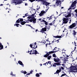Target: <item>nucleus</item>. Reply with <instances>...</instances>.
<instances>
[{
    "instance_id": "f257e3e1",
    "label": "nucleus",
    "mask_w": 77,
    "mask_h": 77,
    "mask_svg": "<svg viewBox=\"0 0 77 77\" xmlns=\"http://www.w3.org/2000/svg\"><path fill=\"white\" fill-rule=\"evenodd\" d=\"M76 3H77V2L76 1H75L73 2L70 7L68 9V11L70 10V9H75V8H76Z\"/></svg>"
},
{
    "instance_id": "f03ea898",
    "label": "nucleus",
    "mask_w": 77,
    "mask_h": 77,
    "mask_svg": "<svg viewBox=\"0 0 77 77\" xmlns=\"http://www.w3.org/2000/svg\"><path fill=\"white\" fill-rule=\"evenodd\" d=\"M35 14L36 13L34 14H32L31 16L33 17L30 19V22H32V21L33 23H36V19L35 18Z\"/></svg>"
},
{
    "instance_id": "7ed1b4c3",
    "label": "nucleus",
    "mask_w": 77,
    "mask_h": 77,
    "mask_svg": "<svg viewBox=\"0 0 77 77\" xmlns=\"http://www.w3.org/2000/svg\"><path fill=\"white\" fill-rule=\"evenodd\" d=\"M68 21H69V19L68 18H65V17H64L63 18V23L67 24V23H68Z\"/></svg>"
},
{
    "instance_id": "20e7f679",
    "label": "nucleus",
    "mask_w": 77,
    "mask_h": 77,
    "mask_svg": "<svg viewBox=\"0 0 77 77\" xmlns=\"http://www.w3.org/2000/svg\"><path fill=\"white\" fill-rule=\"evenodd\" d=\"M45 0H40V1H42V5H45L46 6H47L48 5H50V3L46 2V1H45Z\"/></svg>"
},
{
    "instance_id": "39448f33",
    "label": "nucleus",
    "mask_w": 77,
    "mask_h": 77,
    "mask_svg": "<svg viewBox=\"0 0 77 77\" xmlns=\"http://www.w3.org/2000/svg\"><path fill=\"white\" fill-rule=\"evenodd\" d=\"M63 1H64V0H62L61 1L60 0H57L56 2V4L57 5V6H59V5H61L62 3V2H63Z\"/></svg>"
},
{
    "instance_id": "423d86ee",
    "label": "nucleus",
    "mask_w": 77,
    "mask_h": 77,
    "mask_svg": "<svg viewBox=\"0 0 77 77\" xmlns=\"http://www.w3.org/2000/svg\"><path fill=\"white\" fill-rule=\"evenodd\" d=\"M45 13H46L45 11L42 10L41 11V13L39 14L38 15H39V16H40V17H42V16L44 15V14H45Z\"/></svg>"
},
{
    "instance_id": "0eeeda50",
    "label": "nucleus",
    "mask_w": 77,
    "mask_h": 77,
    "mask_svg": "<svg viewBox=\"0 0 77 77\" xmlns=\"http://www.w3.org/2000/svg\"><path fill=\"white\" fill-rule=\"evenodd\" d=\"M76 26L75 23H73L71 25H70V26H69V29H72L74 27H75V26Z\"/></svg>"
},
{
    "instance_id": "6e6552de",
    "label": "nucleus",
    "mask_w": 77,
    "mask_h": 77,
    "mask_svg": "<svg viewBox=\"0 0 77 77\" xmlns=\"http://www.w3.org/2000/svg\"><path fill=\"white\" fill-rule=\"evenodd\" d=\"M47 31V28L45 27L44 28H42L41 30V32H45Z\"/></svg>"
},
{
    "instance_id": "1a4fd4ad",
    "label": "nucleus",
    "mask_w": 77,
    "mask_h": 77,
    "mask_svg": "<svg viewBox=\"0 0 77 77\" xmlns=\"http://www.w3.org/2000/svg\"><path fill=\"white\" fill-rule=\"evenodd\" d=\"M18 63H19V65H22V66H24V64L23 63V62L21 61H18Z\"/></svg>"
},
{
    "instance_id": "9d476101",
    "label": "nucleus",
    "mask_w": 77,
    "mask_h": 77,
    "mask_svg": "<svg viewBox=\"0 0 77 77\" xmlns=\"http://www.w3.org/2000/svg\"><path fill=\"white\" fill-rule=\"evenodd\" d=\"M0 50H2L3 48V45H2V44L0 42Z\"/></svg>"
},
{
    "instance_id": "9b49d317",
    "label": "nucleus",
    "mask_w": 77,
    "mask_h": 77,
    "mask_svg": "<svg viewBox=\"0 0 77 77\" xmlns=\"http://www.w3.org/2000/svg\"><path fill=\"white\" fill-rule=\"evenodd\" d=\"M42 22H43V23H45V25H48V23H48V22H47L44 20H42Z\"/></svg>"
},
{
    "instance_id": "f8f14e48",
    "label": "nucleus",
    "mask_w": 77,
    "mask_h": 77,
    "mask_svg": "<svg viewBox=\"0 0 77 77\" xmlns=\"http://www.w3.org/2000/svg\"><path fill=\"white\" fill-rule=\"evenodd\" d=\"M74 69H73V70H74L75 71H77V66L76 65H75V66H73Z\"/></svg>"
},
{
    "instance_id": "ddd939ff",
    "label": "nucleus",
    "mask_w": 77,
    "mask_h": 77,
    "mask_svg": "<svg viewBox=\"0 0 77 77\" xmlns=\"http://www.w3.org/2000/svg\"><path fill=\"white\" fill-rule=\"evenodd\" d=\"M54 38H62V36L57 35L54 36Z\"/></svg>"
},
{
    "instance_id": "4468645a",
    "label": "nucleus",
    "mask_w": 77,
    "mask_h": 77,
    "mask_svg": "<svg viewBox=\"0 0 77 77\" xmlns=\"http://www.w3.org/2000/svg\"><path fill=\"white\" fill-rule=\"evenodd\" d=\"M49 56V54H48V52L47 53V54L43 56L44 57H48Z\"/></svg>"
},
{
    "instance_id": "2eb2a0df",
    "label": "nucleus",
    "mask_w": 77,
    "mask_h": 77,
    "mask_svg": "<svg viewBox=\"0 0 77 77\" xmlns=\"http://www.w3.org/2000/svg\"><path fill=\"white\" fill-rule=\"evenodd\" d=\"M71 11H72V10H70L69 12V13L67 14L68 17H71Z\"/></svg>"
},
{
    "instance_id": "dca6fc26",
    "label": "nucleus",
    "mask_w": 77,
    "mask_h": 77,
    "mask_svg": "<svg viewBox=\"0 0 77 77\" xmlns=\"http://www.w3.org/2000/svg\"><path fill=\"white\" fill-rule=\"evenodd\" d=\"M21 3H23L22 1H17V4H15V5H19V4H21Z\"/></svg>"
},
{
    "instance_id": "f3484780",
    "label": "nucleus",
    "mask_w": 77,
    "mask_h": 77,
    "mask_svg": "<svg viewBox=\"0 0 77 77\" xmlns=\"http://www.w3.org/2000/svg\"><path fill=\"white\" fill-rule=\"evenodd\" d=\"M21 73H23L24 74H27V72L26 71H23V70H22L21 72Z\"/></svg>"
},
{
    "instance_id": "a211bd4d",
    "label": "nucleus",
    "mask_w": 77,
    "mask_h": 77,
    "mask_svg": "<svg viewBox=\"0 0 77 77\" xmlns=\"http://www.w3.org/2000/svg\"><path fill=\"white\" fill-rule=\"evenodd\" d=\"M20 23H21V25H24L26 23V22H25V21H23V22H22Z\"/></svg>"
},
{
    "instance_id": "6ab92c4d",
    "label": "nucleus",
    "mask_w": 77,
    "mask_h": 77,
    "mask_svg": "<svg viewBox=\"0 0 77 77\" xmlns=\"http://www.w3.org/2000/svg\"><path fill=\"white\" fill-rule=\"evenodd\" d=\"M61 71V69H60L59 70H57L56 71L57 74H58V73H59Z\"/></svg>"
},
{
    "instance_id": "aec40b11",
    "label": "nucleus",
    "mask_w": 77,
    "mask_h": 77,
    "mask_svg": "<svg viewBox=\"0 0 77 77\" xmlns=\"http://www.w3.org/2000/svg\"><path fill=\"white\" fill-rule=\"evenodd\" d=\"M74 70H73V69L72 70L71 69V70L70 71V72H77V71H74Z\"/></svg>"
},
{
    "instance_id": "412c9836",
    "label": "nucleus",
    "mask_w": 77,
    "mask_h": 77,
    "mask_svg": "<svg viewBox=\"0 0 77 77\" xmlns=\"http://www.w3.org/2000/svg\"><path fill=\"white\" fill-rule=\"evenodd\" d=\"M56 64V65H61V64H60V63L61 62H57V63H55Z\"/></svg>"
},
{
    "instance_id": "4be33fe9",
    "label": "nucleus",
    "mask_w": 77,
    "mask_h": 77,
    "mask_svg": "<svg viewBox=\"0 0 77 77\" xmlns=\"http://www.w3.org/2000/svg\"><path fill=\"white\" fill-rule=\"evenodd\" d=\"M18 2L17 0H13V3H15V4H17Z\"/></svg>"
},
{
    "instance_id": "5701e85b",
    "label": "nucleus",
    "mask_w": 77,
    "mask_h": 77,
    "mask_svg": "<svg viewBox=\"0 0 77 77\" xmlns=\"http://www.w3.org/2000/svg\"><path fill=\"white\" fill-rule=\"evenodd\" d=\"M35 52H34V54H39V53L38 52V51H37L36 50H35Z\"/></svg>"
},
{
    "instance_id": "b1692460",
    "label": "nucleus",
    "mask_w": 77,
    "mask_h": 77,
    "mask_svg": "<svg viewBox=\"0 0 77 77\" xmlns=\"http://www.w3.org/2000/svg\"><path fill=\"white\" fill-rule=\"evenodd\" d=\"M52 53H54V51H49L48 52V54H49V55L50 54H52Z\"/></svg>"
},
{
    "instance_id": "393cba45",
    "label": "nucleus",
    "mask_w": 77,
    "mask_h": 77,
    "mask_svg": "<svg viewBox=\"0 0 77 77\" xmlns=\"http://www.w3.org/2000/svg\"><path fill=\"white\" fill-rule=\"evenodd\" d=\"M51 16H52V15L50 16V17H47V18L49 19V20H51V19H52V18L51 17H52Z\"/></svg>"
},
{
    "instance_id": "a878e982",
    "label": "nucleus",
    "mask_w": 77,
    "mask_h": 77,
    "mask_svg": "<svg viewBox=\"0 0 77 77\" xmlns=\"http://www.w3.org/2000/svg\"><path fill=\"white\" fill-rule=\"evenodd\" d=\"M73 35H74V36H75V35H76V32H75V30H74L73 31Z\"/></svg>"
},
{
    "instance_id": "bb28decb",
    "label": "nucleus",
    "mask_w": 77,
    "mask_h": 77,
    "mask_svg": "<svg viewBox=\"0 0 77 77\" xmlns=\"http://www.w3.org/2000/svg\"><path fill=\"white\" fill-rule=\"evenodd\" d=\"M34 52H35V50H33L32 53V52H30L29 53V54H34Z\"/></svg>"
},
{
    "instance_id": "cd10ccee",
    "label": "nucleus",
    "mask_w": 77,
    "mask_h": 77,
    "mask_svg": "<svg viewBox=\"0 0 77 77\" xmlns=\"http://www.w3.org/2000/svg\"><path fill=\"white\" fill-rule=\"evenodd\" d=\"M51 55H50V56H49H49H48V58H47L48 59V60H50V59H51Z\"/></svg>"
},
{
    "instance_id": "c85d7f7f",
    "label": "nucleus",
    "mask_w": 77,
    "mask_h": 77,
    "mask_svg": "<svg viewBox=\"0 0 77 77\" xmlns=\"http://www.w3.org/2000/svg\"><path fill=\"white\" fill-rule=\"evenodd\" d=\"M20 19H19L18 20H17L16 22V23H20Z\"/></svg>"
},
{
    "instance_id": "c756f323",
    "label": "nucleus",
    "mask_w": 77,
    "mask_h": 77,
    "mask_svg": "<svg viewBox=\"0 0 77 77\" xmlns=\"http://www.w3.org/2000/svg\"><path fill=\"white\" fill-rule=\"evenodd\" d=\"M54 61H55V62H58V60H57V59H56V58H54Z\"/></svg>"
},
{
    "instance_id": "7c9ffc66",
    "label": "nucleus",
    "mask_w": 77,
    "mask_h": 77,
    "mask_svg": "<svg viewBox=\"0 0 77 77\" xmlns=\"http://www.w3.org/2000/svg\"><path fill=\"white\" fill-rule=\"evenodd\" d=\"M33 18V16H32L31 15V16H29L27 18H28V19H30V18Z\"/></svg>"
},
{
    "instance_id": "2f4dec72",
    "label": "nucleus",
    "mask_w": 77,
    "mask_h": 77,
    "mask_svg": "<svg viewBox=\"0 0 77 77\" xmlns=\"http://www.w3.org/2000/svg\"><path fill=\"white\" fill-rule=\"evenodd\" d=\"M54 63V64H53V66H54V67H56V63Z\"/></svg>"
},
{
    "instance_id": "473e14b6",
    "label": "nucleus",
    "mask_w": 77,
    "mask_h": 77,
    "mask_svg": "<svg viewBox=\"0 0 77 77\" xmlns=\"http://www.w3.org/2000/svg\"><path fill=\"white\" fill-rule=\"evenodd\" d=\"M16 26H17V27H19L18 26H20V25L18 23H16Z\"/></svg>"
},
{
    "instance_id": "72a5a7b5",
    "label": "nucleus",
    "mask_w": 77,
    "mask_h": 77,
    "mask_svg": "<svg viewBox=\"0 0 77 77\" xmlns=\"http://www.w3.org/2000/svg\"><path fill=\"white\" fill-rule=\"evenodd\" d=\"M36 77H39V74L38 73H36L35 75Z\"/></svg>"
},
{
    "instance_id": "f704fd0d",
    "label": "nucleus",
    "mask_w": 77,
    "mask_h": 77,
    "mask_svg": "<svg viewBox=\"0 0 77 77\" xmlns=\"http://www.w3.org/2000/svg\"><path fill=\"white\" fill-rule=\"evenodd\" d=\"M20 20H19L20 22H22L23 21V18H20Z\"/></svg>"
},
{
    "instance_id": "c9c22d12",
    "label": "nucleus",
    "mask_w": 77,
    "mask_h": 77,
    "mask_svg": "<svg viewBox=\"0 0 77 77\" xmlns=\"http://www.w3.org/2000/svg\"><path fill=\"white\" fill-rule=\"evenodd\" d=\"M53 57H55V58H56V54H53Z\"/></svg>"
},
{
    "instance_id": "e433bc0d",
    "label": "nucleus",
    "mask_w": 77,
    "mask_h": 77,
    "mask_svg": "<svg viewBox=\"0 0 77 77\" xmlns=\"http://www.w3.org/2000/svg\"><path fill=\"white\" fill-rule=\"evenodd\" d=\"M42 43H43V44H45V43H46V42H45V40H44L42 42Z\"/></svg>"
},
{
    "instance_id": "4c0bfd02",
    "label": "nucleus",
    "mask_w": 77,
    "mask_h": 77,
    "mask_svg": "<svg viewBox=\"0 0 77 77\" xmlns=\"http://www.w3.org/2000/svg\"><path fill=\"white\" fill-rule=\"evenodd\" d=\"M29 1H30V2L32 3V2H35V0H29Z\"/></svg>"
},
{
    "instance_id": "58836bf2",
    "label": "nucleus",
    "mask_w": 77,
    "mask_h": 77,
    "mask_svg": "<svg viewBox=\"0 0 77 77\" xmlns=\"http://www.w3.org/2000/svg\"><path fill=\"white\" fill-rule=\"evenodd\" d=\"M51 61H48V62H46V63H49V64H51Z\"/></svg>"
},
{
    "instance_id": "ea45409f",
    "label": "nucleus",
    "mask_w": 77,
    "mask_h": 77,
    "mask_svg": "<svg viewBox=\"0 0 77 77\" xmlns=\"http://www.w3.org/2000/svg\"><path fill=\"white\" fill-rule=\"evenodd\" d=\"M55 42H57V43H58L59 42V39L57 40H55Z\"/></svg>"
},
{
    "instance_id": "a19ab883",
    "label": "nucleus",
    "mask_w": 77,
    "mask_h": 77,
    "mask_svg": "<svg viewBox=\"0 0 77 77\" xmlns=\"http://www.w3.org/2000/svg\"><path fill=\"white\" fill-rule=\"evenodd\" d=\"M71 69H74V66H70Z\"/></svg>"
},
{
    "instance_id": "79ce46f5",
    "label": "nucleus",
    "mask_w": 77,
    "mask_h": 77,
    "mask_svg": "<svg viewBox=\"0 0 77 77\" xmlns=\"http://www.w3.org/2000/svg\"><path fill=\"white\" fill-rule=\"evenodd\" d=\"M64 16H65V17H68V14H66Z\"/></svg>"
},
{
    "instance_id": "37998d69",
    "label": "nucleus",
    "mask_w": 77,
    "mask_h": 77,
    "mask_svg": "<svg viewBox=\"0 0 77 77\" xmlns=\"http://www.w3.org/2000/svg\"><path fill=\"white\" fill-rule=\"evenodd\" d=\"M30 47H31V48H33V45L31 44L30 45Z\"/></svg>"
},
{
    "instance_id": "c03bdc74",
    "label": "nucleus",
    "mask_w": 77,
    "mask_h": 77,
    "mask_svg": "<svg viewBox=\"0 0 77 77\" xmlns=\"http://www.w3.org/2000/svg\"><path fill=\"white\" fill-rule=\"evenodd\" d=\"M30 74V73H29L26 74V76H27V75H29Z\"/></svg>"
},
{
    "instance_id": "a18cd8bd",
    "label": "nucleus",
    "mask_w": 77,
    "mask_h": 77,
    "mask_svg": "<svg viewBox=\"0 0 77 77\" xmlns=\"http://www.w3.org/2000/svg\"><path fill=\"white\" fill-rule=\"evenodd\" d=\"M62 57H61L60 58H59V59L58 60V62H60V59H61Z\"/></svg>"
},
{
    "instance_id": "49530a36",
    "label": "nucleus",
    "mask_w": 77,
    "mask_h": 77,
    "mask_svg": "<svg viewBox=\"0 0 77 77\" xmlns=\"http://www.w3.org/2000/svg\"><path fill=\"white\" fill-rule=\"evenodd\" d=\"M48 24H49V25H50V26H53V24L52 23H49Z\"/></svg>"
},
{
    "instance_id": "de8ad7c7",
    "label": "nucleus",
    "mask_w": 77,
    "mask_h": 77,
    "mask_svg": "<svg viewBox=\"0 0 77 77\" xmlns=\"http://www.w3.org/2000/svg\"><path fill=\"white\" fill-rule=\"evenodd\" d=\"M57 47H55L54 49L53 50H56V51L57 50Z\"/></svg>"
},
{
    "instance_id": "09e8293b",
    "label": "nucleus",
    "mask_w": 77,
    "mask_h": 77,
    "mask_svg": "<svg viewBox=\"0 0 77 77\" xmlns=\"http://www.w3.org/2000/svg\"><path fill=\"white\" fill-rule=\"evenodd\" d=\"M75 49H76V47H75L74 50L72 51V52H74V50H75Z\"/></svg>"
},
{
    "instance_id": "8fccbe9b",
    "label": "nucleus",
    "mask_w": 77,
    "mask_h": 77,
    "mask_svg": "<svg viewBox=\"0 0 77 77\" xmlns=\"http://www.w3.org/2000/svg\"><path fill=\"white\" fill-rule=\"evenodd\" d=\"M25 16H26V17H27L28 16V14H25Z\"/></svg>"
},
{
    "instance_id": "3c124183",
    "label": "nucleus",
    "mask_w": 77,
    "mask_h": 77,
    "mask_svg": "<svg viewBox=\"0 0 77 77\" xmlns=\"http://www.w3.org/2000/svg\"><path fill=\"white\" fill-rule=\"evenodd\" d=\"M55 39H54V40H53V41H52V42L53 43V42H54V41L55 42Z\"/></svg>"
},
{
    "instance_id": "603ef678",
    "label": "nucleus",
    "mask_w": 77,
    "mask_h": 77,
    "mask_svg": "<svg viewBox=\"0 0 77 77\" xmlns=\"http://www.w3.org/2000/svg\"><path fill=\"white\" fill-rule=\"evenodd\" d=\"M12 74H13V72H11L10 74V75H12Z\"/></svg>"
},
{
    "instance_id": "864d4df0",
    "label": "nucleus",
    "mask_w": 77,
    "mask_h": 77,
    "mask_svg": "<svg viewBox=\"0 0 77 77\" xmlns=\"http://www.w3.org/2000/svg\"><path fill=\"white\" fill-rule=\"evenodd\" d=\"M25 6H28V4H27V3H26L25 4Z\"/></svg>"
},
{
    "instance_id": "5fc2aeb1",
    "label": "nucleus",
    "mask_w": 77,
    "mask_h": 77,
    "mask_svg": "<svg viewBox=\"0 0 77 77\" xmlns=\"http://www.w3.org/2000/svg\"><path fill=\"white\" fill-rule=\"evenodd\" d=\"M74 43L75 46H77V45H76V43H75V41H74Z\"/></svg>"
},
{
    "instance_id": "6e6d98bb",
    "label": "nucleus",
    "mask_w": 77,
    "mask_h": 77,
    "mask_svg": "<svg viewBox=\"0 0 77 77\" xmlns=\"http://www.w3.org/2000/svg\"><path fill=\"white\" fill-rule=\"evenodd\" d=\"M69 23L70 24V23H71V19L70 18V20H69Z\"/></svg>"
},
{
    "instance_id": "4d7b16f0",
    "label": "nucleus",
    "mask_w": 77,
    "mask_h": 77,
    "mask_svg": "<svg viewBox=\"0 0 77 77\" xmlns=\"http://www.w3.org/2000/svg\"><path fill=\"white\" fill-rule=\"evenodd\" d=\"M33 50H32L31 51H29V52H33Z\"/></svg>"
},
{
    "instance_id": "13d9d810",
    "label": "nucleus",
    "mask_w": 77,
    "mask_h": 77,
    "mask_svg": "<svg viewBox=\"0 0 77 77\" xmlns=\"http://www.w3.org/2000/svg\"><path fill=\"white\" fill-rule=\"evenodd\" d=\"M75 11L76 12V13H77V9L75 10Z\"/></svg>"
},
{
    "instance_id": "bf43d9fd",
    "label": "nucleus",
    "mask_w": 77,
    "mask_h": 77,
    "mask_svg": "<svg viewBox=\"0 0 77 77\" xmlns=\"http://www.w3.org/2000/svg\"><path fill=\"white\" fill-rule=\"evenodd\" d=\"M61 69H63H63H64V68H63V67H61Z\"/></svg>"
},
{
    "instance_id": "052dcab7",
    "label": "nucleus",
    "mask_w": 77,
    "mask_h": 77,
    "mask_svg": "<svg viewBox=\"0 0 77 77\" xmlns=\"http://www.w3.org/2000/svg\"><path fill=\"white\" fill-rule=\"evenodd\" d=\"M65 76V75H64V74H62V75H61V77H63V76Z\"/></svg>"
},
{
    "instance_id": "680f3d73",
    "label": "nucleus",
    "mask_w": 77,
    "mask_h": 77,
    "mask_svg": "<svg viewBox=\"0 0 77 77\" xmlns=\"http://www.w3.org/2000/svg\"><path fill=\"white\" fill-rule=\"evenodd\" d=\"M33 72V71H31L30 72V74H32V72Z\"/></svg>"
},
{
    "instance_id": "e2e57ef3",
    "label": "nucleus",
    "mask_w": 77,
    "mask_h": 77,
    "mask_svg": "<svg viewBox=\"0 0 77 77\" xmlns=\"http://www.w3.org/2000/svg\"><path fill=\"white\" fill-rule=\"evenodd\" d=\"M58 51H54V53H55V52H57V51H58Z\"/></svg>"
},
{
    "instance_id": "0e129e2a",
    "label": "nucleus",
    "mask_w": 77,
    "mask_h": 77,
    "mask_svg": "<svg viewBox=\"0 0 77 77\" xmlns=\"http://www.w3.org/2000/svg\"><path fill=\"white\" fill-rule=\"evenodd\" d=\"M12 76H14V77H15V74L14 75V74H12Z\"/></svg>"
},
{
    "instance_id": "69168bd1",
    "label": "nucleus",
    "mask_w": 77,
    "mask_h": 77,
    "mask_svg": "<svg viewBox=\"0 0 77 77\" xmlns=\"http://www.w3.org/2000/svg\"><path fill=\"white\" fill-rule=\"evenodd\" d=\"M32 49H36V48L32 47Z\"/></svg>"
},
{
    "instance_id": "338daca9",
    "label": "nucleus",
    "mask_w": 77,
    "mask_h": 77,
    "mask_svg": "<svg viewBox=\"0 0 77 77\" xmlns=\"http://www.w3.org/2000/svg\"><path fill=\"white\" fill-rule=\"evenodd\" d=\"M25 23H29V21H28L26 20V22H25Z\"/></svg>"
},
{
    "instance_id": "774afa93",
    "label": "nucleus",
    "mask_w": 77,
    "mask_h": 77,
    "mask_svg": "<svg viewBox=\"0 0 77 77\" xmlns=\"http://www.w3.org/2000/svg\"><path fill=\"white\" fill-rule=\"evenodd\" d=\"M50 64V65L51 66H52V64H51H51Z\"/></svg>"
}]
</instances>
